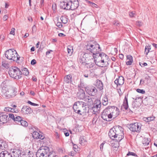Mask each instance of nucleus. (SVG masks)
I'll return each mask as SVG.
<instances>
[{
    "label": "nucleus",
    "instance_id": "obj_1",
    "mask_svg": "<svg viewBox=\"0 0 157 157\" xmlns=\"http://www.w3.org/2000/svg\"><path fill=\"white\" fill-rule=\"evenodd\" d=\"M86 48L90 53L82 52L80 59L82 66L84 65L87 68H91L94 67L95 64L101 67L109 65V56L103 52L99 53L101 49L99 45L96 42L89 41L86 45Z\"/></svg>",
    "mask_w": 157,
    "mask_h": 157
},
{
    "label": "nucleus",
    "instance_id": "obj_2",
    "mask_svg": "<svg viewBox=\"0 0 157 157\" xmlns=\"http://www.w3.org/2000/svg\"><path fill=\"white\" fill-rule=\"evenodd\" d=\"M109 136L111 139L120 142L124 137L123 128L119 126H115L110 130Z\"/></svg>",
    "mask_w": 157,
    "mask_h": 157
},
{
    "label": "nucleus",
    "instance_id": "obj_3",
    "mask_svg": "<svg viewBox=\"0 0 157 157\" xmlns=\"http://www.w3.org/2000/svg\"><path fill=\"white\" fill-rule=\"evenodd\" d=\"M5 55L8 59L15 61L19 60L20 58L16 51L13 49L7 50L5 52Z\"/></svg>",
    "mask_w": 157,
    "mask_h": 157
},
{
    "label": "nucleus",
    "instance_id": "obj_4",
    "mask_svg": "<svg viewBox=\"0 0 157 157\" xmlns=\"http://www.w3.org/2000/svg\"><path fill=\"white\" fill-rule=\"evenodd\" d=\"M8 73L10 77L16 79H20L22 77L21 71L16 67L10 68Z\"/></svg>",
    "mask_w": 157,
    "mask_h": 157
},
{
    "label": "nucleus",
    "instance_id": "obj_5",
    "mask_svg": "<svg viewBox=\"0 0 157 157\" xmlns=\"http://www.w3.org/2000/svg\"><path fill=\"white\" fill-rule=\"evenodd\" d=\"M51 151L49 147H41L36 152V157H48Z\"/></svg>",
    "mask_w": 157,
    "mask_h": 157
},
{
    "label": "nucleus",
    "instance_id": "obj_6",
    "mask_svg": "<svg viewBox=\"0 0 157 157\" xmlns=\"http://www.w3.org/2000/svg\"><path fill=\"white\" fill-rule=\"evenodd\" d=\"M11 93L9 94V91L6 90V88L3 87L2 89V95L6 98H11L14 97L16 95L17 89L16 87H13L11 90Z\"/></svg>",
    "mask_w": 157,
    "mask_h": 157
},
{
    "label": "nucleus",
    "instance_id": "obj_7",
    "mask_svg": "<svg viewBox=\"0 0 157 157\" xmlns=\"http://www.w3.org/2000/svg\"><path fill=\"white\" fill-rule=\"evenodd\" d=\"M79 114H85L89 112V108L86 103L82 101H79Z\"/></svg>",
    "mask_w": 157,
    "mask_h": 157
},
{
    "label": "nucleus",
    "instance_id": "obj_8",
    "mask_svg": "<svg viewBox=\"0 0 157 157\" xmlns=\"http://www.w3.org/2000/svg\"><path fill=\"white\" fill-rule=\"evenodd\" d=\"M130 130L134 132H139L141 129V124L137 122L130 124Z\"/></svg>",
    "mask_w": 157,
    "mask_h": 157
},
{
    "label": "nucleus",
    "instance_id": "obj_9",
    "mask_svg": "<svg viewBox=\"0 0 157 157\" xmlns=\"http://www.w3.org/2000/svg\"><path fill=\"white\" fill-rule=\"evenodd\" d=\"M111 114L112 115V118H115L117 117L119 114V109L117 107L114 106H109Z\"/></svg>",
    "mask_w": 157,
    "mask_h": 157
},
{
    "label": "nucleus",
    "instance_id": "obj_10",
    "mask_svg": "<svg viewBox=\"0 0 157 157\" xmlns=\"http://www.w3.org/2000/svg\"><path fill=\"white\" fill-rule=\"evenodd\" d=\"M21 112L24 114H28L33 113V111L29 106L24 105L21 109Z\"/></svg>",
    "mask_w": 157,
    "mask_h": 157
},
{
    "label": "nucleus",
    "instance_id": "obj_11",
    "mask_svg": "<svg viewBox=\"0 0 157 157\" xmlns=\"http://www.w3.org/2000/svg\"><path fill=\"white\" fill-rule=\"evenodd\" d=\"M8 115L6 114H3L0 116V125L7 123L8 121Z\"/></svg>",
    "mask_w": 157,
    "mask_h": 157
},
{
    "label": "nucleus",
    "instance_id": "obj_12",
    "mask_svg": "<svg viewBox=\"0 0 157 157\" xmlns=\"http://www.w3.org/2000/svg\"><path fill=\"white\" fill-rule=\"evenodd\" d=\"M87 92L90 95L94 96L97 92V90L94 87L89 88L86 90Z\"/></svg>",
    "mask_w": 157,
    "mask_h": 157
},
{
    "label": "nucleus",
    "instance_id": "obj_13",
    "mask_svg": "<svg viewBox=\"0 0 157 157\" xmlns=\"http://www.w3.org/2000/svg\"><path fill=\"white\" fill-rule=\"evenodd\" d=\"M128 94L125 96L123 101V104L121 105V108L123 109L124 108L125 110H127L128 108Z\"/></svg>",
    "mask_w": 157,
    "mask_h": 157
},
{
    "label": "nucleus",
    "instance_id": "obj_14",
    "mask_svg": "<svg viewBox=\"0 0 157 157\" xmlns=\"http://www.w3.org/2000/svg\"><path fill=\"white\" fill-rule=\"evenodd\" d=\"M124 82V78L122 76H119L114 81V83L117 86H121L123 84Z\"/></svg>",
    "mask_w": 157,
    "mask_h": 157
},
{
    "label": "nucleus",
    "instance_id": "obj_15",
    "mask_svg": "<svg viewBox=\"0 0 157 157\" xmlns=\"http://www.w3.org/2000/svg\"><path fill=\"white\" fill-rule=\"evenodd\" d=\"M107 111V107L105 109L101 114V117L104 120L106 121H110V120H108L107 113H108Z\"/></svg>",
    "mask_w": 157,
    "mask_h": 157
},
{
    "label": "nucleus",
    "instance_id": "obj_16",
    "mask_svg": "<svg viewBox=\"0 0 157 157\" xmlns=\"http://www.w3.org/2000/svg\"><path fill=\"white\" fill-rule=\"evenodd\" d=\"M12 153L14 157H19L21 155V150L19 149H13Z\"/></svg>",
    "mask_w": 157,
    "mask_h": 157
},
{
    "label": "nucleus",
    "instance_id": "obj_17",
    "mask_svg": "<svg viewBox=\"0 0 157 157\" xmlns=\"http://www.w3.org/2000/svg\"><path fill=\"white\" fill-rule=\"evenodd\" d=\"M84 89H82L79 88V99L85 100V98L86 96H85Z\"/></svg>",
    "mask_w": 157,
    "mask_h": 157
},
{
    "label": "nucleus",
    "instance_id": "obj_18",
    "mask_svg": "<svg viewBox=\"0 0 157 157\" xmlns=\"http://www.w3.org/2000/svg\"><path fill=\"white\" fill-rule=\"evenodd\" d=\"M72 10L76 9L78 6V0H71Z\"/></svg>",
    "mask_w": 157,
    "mask_h": 157
},
{
    "label": "nucleus",
    "instance_id": "obj_19",
    "mask_svg": "<svg viewBox=\"0 0 157 157\" xmlns=\"http://www.w3.org/2000/svg\"><path fill=\"white\" fill-rule=\"evenodd\" d=\"M150 77L147 76L145 77L144 79H141L140 80V84L142 85H147L148 83V82L150 81Z\"/></svg>",
    "mask_w": 157,
    "mask_h": 157
},
{
    "label": "nucleus",
    "instance_id": "obj_20",
    "mask_svg": "<svg viewBox=\"0 0 157 157\" xmlns=\"http://www.w3.org/2000/svg\"><path fill=\"white\" fill-rule=\"evenodd\" d=\"M127 61L126 63L127 65H131L133 62V58L130 55H128L127 56Z\"/></svg>",
    "mask_w": 157,
    "mask_h": 157
},
{
    "label": "nucleus",
    "instance_id": "obj_21",
    "mask_svg": "<svg viewBox=\"0 0 157 157\" xmlns=\"http://www.w3.org/2000/svg\"><path fill=\"white\" fill-rule=\"evenodd\" d=\"M101 101L97 99L95 100L94 103L93 104V106L100 110L101 105Z\"/></svg>",
    "mask_w": 157,
    "mask_h": 157
},
{
    "label": "nucleus",
    "instance_id": "obj_22",
    "mask_svg": "<svg viewBox=\"0 0 157 157\" xmlns=\"http://www.w3.org/2000/svg\"><path fill=\"white\" fill-rule=\"evenodd\" d=\"M0 157H13L12 155L6 151H2L0 154Z\"/></svg>",
    "mask_w": 157,
    "mask_h": 157
},
{
    "label": "nucleus",
    "instance_id": "obj_23",
    "mask_svg": "<svg viewBox=\"0 0 157 157\" xmlns=\"http://www.w3.org/2000/svg\"><path fill=\"white\" fill-rule=\"evenodd\" d=\"M96 86L97 88L100 90H102L103 89V83L101 81L98 79H97L96 81Z\"/></svg>",
    "mask_w": 157,
    "mask_h": 157
},
{
    "label": "nucleus",
    "instance_id": "obj_24",
    "mask_svg": "<svg viewBox=\"0 0 157 157\" xmlns=\"http://www.w3.org/2000/svg\"><path fill=\"white\" fill-rule=\"evenodd\" d=\"M8 147V145L5 141H0V149L5 150Z\"/></svg>",
    "mask_w": 157,
    "mask_h": 157
},
{
    "label": "nucleus",
    "instance_id": "obj_25",
    "mask_svg": "<svg viewBox=\"0 0 157 157\" xmlns=\"http://www.w3.org/2000/svg\"><path fill=\"white\" fill-rule=\"evenodd\" d=\"M87 143V142L84 136L81 137L79 139V143L82 146H85Z\"/></svg>",
    "mask_w": 157,
    "mask_h": 157
},
{
    "label": "nucleus",
    "instance_id": "obj_26",
    "mask_svg": "<svg viewBox=\"0 0 157 157\" xmlns=\"http://www.w3.org/2000/svg\"><path fill=\"white\" fill-rule=\"evenodd\" d=\"M155 118V117L153 115H151L147 117H144L143 120L144 121L148 122L153 121Z\"/></svg>",
    "mask_w": 157,
    "mask_h": 157
},
{
    "label": "nucleus",
    "instance_id": "obj_27",
    "mask_svg": "<svg viewBox=\"0 0 157 157\" xmlns=\"http://www.w3.org/2000/svg\"><path fill=\"white\" fill-rule=\"evenodd\" d=\"M72 79V76L71 75H67L64 78V81L67 83L70 82Z\"/></svg>",
    "mask_w": 157,
    "mask_h": 157
},
{
    "label": "nucleus",
    "instance_id": "obj_28",
    "mask_svg": "<svg viewBox=\"0 0 157 157\" xmlns=\"http://www.w3.org/2000/svg\"><path fill=\"white\" fill-rule=\"evenodd\" d=\"M60 20L64 24H66L67 22L68 19L65 16H63L60 17Z\"/></svg>",
    "mask_w": 157,
    "mask_h": 157
},
{
    "label": "nucleus",
    "instance_id": "obj_29",
    "mask_svg": "<svg viewBox=\"0 0 157 157\" xmlns=\"http://www.w3.org/2000/svg\"><path fill=\"white\" fill-rule=\"evenodd\" d=\"M21 75L22 74L25 76H27L29 75V71L27 68H23L22 69H21Z\"/></svg>",
    "mask_w": 157,
    "mask_h": 157
},
{
    "label": "nucleus",
    "instance_id": "obj_30",
    "mask_svg": "<svg viewBox=\"0 0 157 157\" xmlns=\"http://www.w3.org/2000/svg\"><path fill=\"white\" fill-rule=\"evenodd\" d=\"M78 102V101L74 103L73 107L74 112H75L76 113H78V107L77 105V103Z\"/></svg>",
    "mask_w": 157,
    "mask_h": 157
},
{
    "label": "nucleus",
    "instance_id": "obj_31",
    "mask_svg": "<svg viewBox=\"0 0 157 157\" xmlns=\"http://www.w3.org/2000/svg\"><path fill=\"white\" fill-rule=\"evenodd\" d=\"M102 102L104 105H107L108 103V100L106 96H105L103 98Z\"/></svg>",
    "mask_w": 157,
    "mask_h": 157
},
{
    "label": "nucleus",
    "instance_id": "obj_32",
    "mask_svg": "<svg viewBox=\"0 0 157 157\" xmlns=\"http://www.w3.org/2000/svg\"><path fill=\"white\" fill-rule=\"evenodd\" d=\"M65 10H72L71 1H70L69 2H67V4H66V9Z\"/></svg>",
    "mask_w": 157,
    "mask_h": 157
},
{
    "label": "nucleus",
    "instance_id": "obj_33",
    "mask_svg": "<svg viewBox=\"0 0 157 157\" xmlns=\"http://www.w3.org/2000/svg\"><path fill=\"white\" fill-rule=\"evenodd\" d=\"M84 101L86 102L90 103V104H93V101L92 99L88 96L86 97V98H85Z\"/></svg>",
    "mask_w": 157,
    "mask_h": 157
},
{
    "label": "nucleus",
    "instance_id": "obj_34",
    "mask_svg": "<svg viewBox=\"0 0 157 157\" xmlns=\"http://www.w3.org/2000/svg\"><path fill=\"white\" fill-rule=\"evenodd\" d=\"M22 117L19 116H16L14 118V119L13 120V121H15L16 123H18V124H19V123L22 119Z\"/></svg>",
    "mask_w": 157,
    "mask_h": 157
},
{
    "label": "nucleus",
    "instance_id": "obj_35",
    "mask_svg": "<svg viewBox=\"0 0 157 157\" xmlns=\"http://www.w3.org/2000/svg\"><path fill=\"white\" fill-rule=\"evenodd\" d=\"M20 124L22 126L25 127H26L28 126V123L26 121L23 120L22 119L21 120V121L19 123V124Z\"/></svg>",
    "mask_w": 157,
    "mask_h": 157
},
{
    "label": "nucleus",
    "instance_id": "obj_36",
    "mask_svg": "<svg viewBox=\"0 0 157 157\" xmlns=\"http://www.w3.org/2000/svg\"><path fill=\"white\" fill-rule=\"evenodd\" d=\"M150 141L147 138H144L142 141V143L144 146L148 145Z\"/></svg>",
    "mask_w": 157,
    "mask_h": 157
},
{
    "label": "nucleus",
    "instance_id": "obj_37",
    "mask_svg": "<svg viewBox=\"0 0 157 157\" xmlns=\"http://www.w3.org/2000/svg\"><path fill=\"white\" fill-rule=\"evenodd\" d=\"M39 133L36 131H34L32 133V136L34 139H38V138Z\"/></svg>",
    "mask_w": 157,
    "mask_h": 157
},
{
    "label": "nucleus",
    "instance_id": "obj_38",
    "mask_svg": "<svg viewBox=\"0 0 157 157\" xmlns=\"http://www.w3.org/2000/svg\"><path fill=\"white\" fill-rule=\"evenodd\" d=\"M99 110V109L96 108L95 107L93 106L92 108L90 109V111L93 113V114H95L96 112H98Z\"/></svg>",
    "mask_w": 157,
    "mask_h": 157
},
{
    "label": "nucleus",
    "instance_id": "obj_39",
    "mask_svg": "<svg viewBox=\"0 0 157 157\" xmlns=\"http://www.w3.org/2000/svg\"><path fill=\"white\" fill-rule=\"evenodd\" d=\"M151 49V46H146L145 49V52L147 55Z\"/></svg>",
    "mask_w": 157,
    "mask_h": 157
},
{
    "label": "nucleus",
    "instance_id": "obj_40",
    "mask_svg": "<svg viewBox=\"0 0 157 157\" xmlns=\"http://www.w3.org/2000/svg\"><path fill=\"white\" fill-rule=\"evenodd\" d=\"M107 111L108 113H107V116L108 117V120H109L110 119L112 118V115L111 114V112L110 111V110L109 106L107 107Z\"/></svg>",
    "mask_w": 157,
    "mask_h": 157
},
{
    "label": "nucleus",
    "instance_id": "obj_41",
    "mask_svg": "<svg viewBox=\"0 0 157 157\" xmlns=\"http://www.w3.org/2000/svg\"><path fill=\"white\" fill-rule=\"evenodd\" d=\"M66 4L67 2H61L60 4V7L61 8L65 10L66 9Z\"/></svg>",
    "mask_w": 157,
    "mask_h": 157
},
{
    "label": "nucleus",
    "instance_id": "obj_42",
    "mask_svg": "<svg viewBox=\"0 0 157 157\" xmlns=\"http://www.w3.org/2000/svg\"><path fill=\"white\" fill-rule=\"evenodd\" d=\"M68 53L70 55H71L73 52V48L71 46H68L67 48Z\"/></svg>",
    "mask_w": 157,
    "mask_h": 157
},
{
    "label": "nucleus",
    "instance_id": "obj_43",
    "mask_svg": "<svg viewBox=\"0 0 157 157\" xmlns=\"http://www.w3.org/2000/svg\"><path fill=\"white\" fill-rule=\"evenodd\" d=\"M86 2L89 5L93 7H96V6H97V5L94 3L88 1H86Z\"/></svg>",
    "mask_w": 157,
    "mask_h": 157
},
{
    "label": "nucleus",
    "instance_id": "obj_44",
    "mask_svg": "<svg viewBox=\"0 0 157 157\" xmlns=\"http://www.w3.org/2000/svg\"><path fill=\"white\" fill-rule=\"evenodd\" d=\"M72 143L73 144V150L75 152H77L78 151V146L76 144H74L73 142Z\"/></svg>",
    "mask_w": 157,
    "mask_h": 157
},
{
    "label": "nucleus",
    "instance_id": "obj_45",
    "mask_svg": "<svg viewBox=\"0 0 157 157\" xmlns=\"http://www.w3.org/2000/svg\"><path fill=\"white\" fill-rule=\"evenodd\" d=\"M2 65L4 67L6 68H9L10 67L9 64L7 63H6L5 61L2 62Z\"/></svg>",
    "mask_w": 157,
    "mask_h": 157
},
{
    "label": "nucleus",
    "instance_id": "obj_46",
    "mask_svg": "<svg viewBox=\"0 0 157 157\" xmlns=\"http://www.w3.org/2000/svg\"><path fill=\"white\" fill-rule=\"evenodd\" d=\"M129 155H132L136 157H138V155L135 153L133 152H129L127 154L126 156H128Z\"/></svg>",
    "mask_w": 157,
    "mask_h": 157
},
{
    "label": "nucleus",
    "instance_id": "obj_47",
    "mask_svg": "<svg viewBox=\"0 0 157 157\" xmlns=\"http://www.w3.org/2000/svg\"><path fill=\"white\" fill-rule=\"evenodd\" d=\"M79 88H80L82 89H84V90H86L85 84L84 83H82L81 82L80 83V86H79Z\"/></svg>",
    "mask_w": 157,
    "mask_h": 157
},
{
    "label": "nucleus",
    "instance_id": "obj_48",
    "mask_svg": "<svg viewBox=\"0 0 157 157\" xmlns=\"http://www.w3.org/2000/svg\"><path fill=\"white\" fill-rule=\"evenodd\" d=\"M14 109L13 108H10L9 107H6L4 109V110L6 111H12V110H14Z\"/></svg>",
    "mask_w": 157,
    "mask_h": 157
},
{
    "label": "nucleus",
    "instance_id": "obj_49",
    "mask_svg": "<svg viewBox=\"0 0 157 157\" xmlns=\"http://www.w3.org/2000/svg\"><path fill=\"white\" fill-rule=\"evenodd\" d=\"M48 157H57V156L54 154L53 151H51L50 154Z\"/></svg>",
    "mask_w": 157,
    "mask_h": 157
},
{
    "label": "nucleus",
    "instance_id": "obj_50",
    "mask_svg": "<svg viewBox=\"0 0 157 157\" xmlns=\"http://www.w3.org/2000/svg\"><path fill=\"white\" fill-rule=\"evenodd\" d=\"M136 91L137 92L139 93H141L142 94H144L145 93V90L143 89H137L136 90Z\"/></svg>",
    "mask_w": 157,
    "mask_h": 157
},
{
    "label": "nucleus",
    "instance_id": "obj_51",
    "mask_svg": "<svg viewBox=\"0 0 157 157\" xmlns=\"http://www.w3.org/2000/svg\"><path fill=\"white\" fill-rule=\"evenodd\" d=\"M63 132L66 136H68L69 135V134L66 129H63Z\"/></svg>",
    "mask_w": 157,
    "mask_h": 157
},
{
    "label": "nucleus",
    "instance_id": "obj_52",
    "mask_svg": "<svg viewBox=\"0 0 157 157\" xmlns=\"http://www.w3.org/2000/svg\"><path fill=\"white\" fill-rule=\"evenodd\" d=\"M9 117H8V119L9 120V118H10L13 120L14 119V118H15V116H14V115L13 114H12V113H9Z\"/></svg>",
    "mask_w": 157,
    "mask_h": 157
},
{
    "label": "nucleus",
    "instance_id": "obj_53",
    "mask_svg": "<svg viewBox=\"0 0 157 157\" xmlns=\"http://www.w3.org/2000/svg\"><path fill=\"white\" fill-rule=\"evenodd\" d=\"M27 103H29V104L31 105H33V106H38L39 105L38 104L32 102L31 101H27Z\"/></svg>",
    "mask_w": 157,
    "mask_h": 157
},
{
    "label": "nucleus",
    "instance_id": "obj_54",
    "mask_svg": "<svg viewBox=\"0 0 157 157\" xmlns=\"http://www.w3.org/2000/svg\"><path fill=\"white\" fill-rule=\"evenodd\" d=\"M28 155H29L28 157H33V153L32 151H29L28 152Z\"/></svg>",
    "mask_w": 157,
    "mask_h": 157
},
{
    "label": "nucleus",
    "instance_id": "obj_55",
    "mask_svg": "<svg viewBox=\"0 0 157 157\" xmlns=\"http://www.w3.org/2000/svg\"><path fill=\"white\" fill-rule=\"evenodd\" d=\"M136 24L138 26H140L143 25V23L141 21H139L136 22Z\"/></svg>",
    "mask_w": 157,
    "mask_h": 157
},
{
    "label": "nucleus",
    "instance_id": "obj_56",
    "mask_svg": "<svg viewBox=\"0 0 157 157\" xmlns=\"http://www.w3.org/2000/svg\"><path fill=\"white\" fill-rule=\"evenodd\" d=\"M56 26L59 28H61L63 27V25L61 24V23L60 22H58L56 24Z\"/></svg>",
    "mask_w": 157,
    "mask_h": 157
},
{
    "label": "nucleus",
    "instance_id": "obj_57",
    "mask_svg": "<svg viewBox=\"0 0 157 157\" xmlns=\"http://www.w3.org/2000/svg\"><path fill=\"white\" fill-rule=\"evenodd\" d=\"M129 16L131 17H134L136 15L135 12L132 11L129 13Z\"/></svg>",
    "mask_w": 157,
    "mask_h": 157
},
{
    "label": "nucleus",
    "instance_id": "obj_58",
    "mask_svg": "<svg viewBox=\"0 0 157 157\" xmlns=\"http://www.w3.org/2000/svg\"><path fill=\"white\" fill-rule=\"evenodd\" d=\"M105 143V141H104L100 145V149L101 151H102L104 145Z\"/></svg>",
    "mask_w": 157,
    "mask_h": 157
},
{
    "label": "nucleus",
    "instance_id": "obj_59",
    "mask_svg": "<svg viewBox=\"0 0 157 157\" xmlns=\"http://www.w3.org/2000/svg\"><path fill=\"white\" fill-rule=\"evenodd\" d=\"M15 29L14 28H12L11 29V31L10 32V34H11L13 35H14L15 34Z\"/></svg>",
    "mask_w": 157,
    "mask_h": 157
},
{
    "label": "nucleus",
    "instance_id": "obj_60",
    "mask_svg": "<svg viewBox=\"0 0 157 157\" xmlns=\"http://www.w3.org/2000/svg\"><path fill=\"white\" fill-rule=\"evenodd\" d=\"M113 24L117 26H119L120 25V23L117 21H115L113 23Z\"/></svg>",
    "mask_w": 157,
    "mask_h": 157
},
{
    "label": "nucleus",
    "instance_id": "obj_61",
    "mask_svg": "<svg viewBox=\"0 0 157 157\" xmlns=\"http://www.w3.org/2000/svg\"><path fill=\"white\" fill-rule=\"evenodd\" d=\"M36 61L35 59H33L32 60L31 62V64L32 65H34L36 64Z\"/></svg>",
    "mask_w": 157,
    "mask_h": 157
},
{
    "label": "nucleus",
    "instance_id": "obj_62",
    "mask_svg": "<svg viewBox=\"0 0 157 157\" xmlns=\"http://www.w3.org/2000/svg\"><path fill=\"white\" fill-rule=\"evenodd\" d=\"M44 137L43 135H42L41 134H39L38 136V139L43 140L44 138Z\"/></svg>",
    "mask_w": 157,
    "mask_h": 157
},
{
    "label": "nucleus",
    "instance_id": "obj_63",
    "mask_svg": "<svg viewBox=\"0 0 157 157\" xmlns=\"http://www.w3.org/2000/svg\"><path fill=\"white\" fill-rule=\"evenodd\" d=\"M140 65L142 67H144L147 65V64L146 63H140Z\"/></svg>",
    "mask_w": 157,
    "mask_h": 157
},
{
    "label": "nucleus",
    "instance_id": "obj_64",
    "mask_svg": "<svg viewBox=\"0 0 157 157\" xmlns=\"http://www.w3.org/2000/svg\"><path fill=\"white\" fill-rule=\"evenodd\" d=\"M8 18V16L7 15H5L3 17V19L4 21H6Z\"/></svg>",
    "mask_w": 157,
    "mask_h": 157
}]
</instances>
